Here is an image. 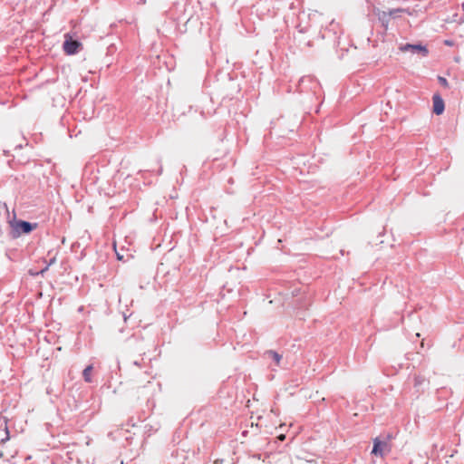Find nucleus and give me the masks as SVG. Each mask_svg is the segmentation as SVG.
<instances>
[{"mask_svg": "<svg viewBox=\"0 0 464 464\" xmlns=\"http://www.w3.org/2000/svg\"><path fill=\"white\" fill-rule=\"evenodd\" d=\"M399 49L401 52L411 51L412 53H420L422 54V56H426L428 54V49L426 48V46L421 45V44H403V45L400 46Z\"/></svg>", "mask_w": 464, "mask_h": 464, "instance_id": "3", "label": "nucleus"}, {"mask_svg": "<svg viewBox=\"0 0 464 464\" xmlns=\"http://www.w3.org/2000/svg\"><path fill=\"white\" fill-rule=\"evenodd\" d=\"M272 356H273V359L276 361V362L278 364L280 362V360H281V356L277 353H275V352H272L271 353Z\"/></svg>", "mask_w": 464, "mask_h": 464, "instance_id": "7", "label": "nucleus"}, {"mask_svg": "<svg viewBox=\"0 0 464 464\" xmlns=\"http://www.w3.org/2000/svg\"><path fill=\"white\" fill-rule=\"evenodd\" d=\"M439 81L441 83V85H443L444 87H448V82L445 78L443 77H439Z\"/></svg>", "mask_w": 464, "mask_h": 464, "instance_id": "8", "label": "nucleus"}, {"mask_svg": "<svg viewBox=\"0 0 464 464\" xmlns=\"http://www.w3.org/2000/svg\"><path fill=\"white\" fill-rule=\"evenodd\" d=\"M63 48L66 54L73 55L82 50V44L75 34H66Z\"/></svg>", "mask_w": 464, "mask_h": 464, "instance_id": "1", "label": "nucleus"}, {"mask_svg": "<svg viewBox=\"0 0 464 464\" xmlns=\"http://www.w3.org/2000/svg\"><path fill=\"white\" fill-rule=\"evenodd\" d=\"M387 449V443L382 441L378 438L373 440V447L372 453L378 456H383L385 450Z\"/></svg>", "mask_w": 464, "mask_h": 464, "instance_id": "4", "label": "nucleus"}, {"mask_svg": "<svg viewBox=\"0 0 464 464\" xmlns=\"http://www.w3.org/2000/svg\"><path fill=\"white\" fill-rule=\"evenodd\" d=\"M118 259L121 260L122 259V256L118 255Z\"/></svg>", "mask_w": 464, "mask_h": 464, "instance_id": "9", "label": "nucleus"}, {"mask_svg": "<svg viewBox=\"0 0 464 464\" xmlns=\"http://www.w3.org/2000/svg\"><path fill=\"white\" fill-rule=\"evenodd\" d=\"M37 227L36 223H30L28 221L19 220L13 226L14 229L20 235L21 233L28 234Z\"/></svg>", "mask_w": 464, "mask_h": 464, "instance_id": "2", "label": "nucleus"}, {"mask_svg": "<svg viewBox=\"0 0 464 464\" xmlns=\"http://www.w3.org/2000/svg\"><path fill=\"white\" fill-rule=\"evenodd\" d=\"M444 101L439 94L433 96V111L437 115H440L444 111Z\"/></svg>", "mask_w": 464, "mask_h": 464, "instance_id": "5", "label": "nucleus"}, {"mask_svg": "<svg viewBox=\"0 0 464 464\" xmlns=\"http://www.w3.org/2000/svg\"><path fill=\"white\" fill-rule=\"evenodd\" d=\"M92 367L90 365L88 367H86L83 371V377H84V380L88 382H91L92 378H91V372H92Z\"/></svg>", "mask_w": 464, "mask_h": 464, "instance_id": "6", "label": "nucleus"}]
</instances>
